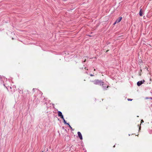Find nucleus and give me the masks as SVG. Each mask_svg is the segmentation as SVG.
<instances>
[{
    "label": "nucleus",
    "instance_id": "1",
    "mask_svg": "<svg viewBox=\"0 0 152 152\" xmlns=\"http://www.w3.org/2000/svg\"><path fill=\"white\" fill-rule=\"evenodd\" d=\"M95 85H98L101 86L102 83H103V81L101 80H99L98 79L95 80L94 81H91Z\"/></svg>",
    "mask_w": 152,
    "mask_h": 152
},
{
    "label": "nucleus",
    "instance_id": "2",
    "mask_svg": "<svg viewBox=\"0 0 152 152\" xmlns=\"http://www.w3.org/2000/svg\"><path fill=\"white\" fill-rule=\"evenodd\" d=\"M102 84H102L101 85L102 86V88L104 90H107V88L109 87V86L108 85H106L105 84H104V83H102Z\"/></svg>",
    "mask_w": 152,
    "mask_h": 152
},
{
    "label": "nucleus",
    "instance_id": "3",
    "mask_svg": "<svg viewBox=\"0 0 152 152\" xmlns=\"http://www.w3.org/2000/svg\"><path fill=\"white\" fill-rule=\"evenodd\" d=\"M145 81L144 80H142L141 81L138 82L137 83V85L138 86H140L144 82H145Z\"/></svg>",
    "mask_w": 152,
    "mask_h": 152
},
{
    "label": "nucleus",
    "instance_id": "4",
    "mask_svg": "<svg viewBox=\"0 0 152 152\" xmlns=\"http://www.w3.org/2000/svg\"><path fill=\"white\" fill-rule=\"evenodd\" d=\"M58 116L60 117L61 118H63V116L62 114V113L60 111H58Z\"/></svg>",
    "mask_w": 152,
    "mask_h": 152
},
{
    "label": "nucleus",
    "instance_id": "5",
    "mask_svg": "<svg viewBox=\"0 0 152 152\" xmlns=\"http://www.w3.org/2000/svg\"><path fill=\"white\" fill-rule=\"evenodd\" d=\"M77 134L78 137L80 139V140H82L83 139L81 133L80 132H77Z\"/></svg>",
    "mask_w": 152,
    "mask_h": 152
},
{
    "label": "nucleus",
    "instance_id": "6",
    "mask_svg": "<svg viewBox=\"0 0 152 152\" xmlns=\"http://www.w3.org/2000/svg\"><path fill=\"white\" fill-rule=\"evenodd\" d=\"M122 18L121 17H119L116 21L117 23L119 22L121 20Z\"/></svg>",
    "mask_w": 152,
    "mask_h": 152
},
{
    "label": "nucleus",
    "instance_id": "7",
    "mask_svg": "<svg viewBox=\"0 0 152 152\" xmlns=\"http://www.w3.org/2000/svg\"><path fill=\"white\" fill-rule=\"evenodd\" d=\"M143 12L141 9H140L139 12V15L140 16H142Z\"/></svg>",
    "mask_w": 152,
    "mask_h": 152
},
{
    "label": "nucleus",
    "instance_id": "8",
    "mask_svg": "<svg viewBox=\"0 0 152 152\" xmlns=\"http://www.w3.org/2000/svg\"><path fill=\"white\" fill-rule=\"evenodd\" d=\"M63 120L64 121V124H65L66 123V121H65V120L64 119V118L63 117V118H62Z\"/></svg>",
    "mask_w": 152,
    "mask_h": 152
},
{
    "label": "nucleus",
    "instance_id": "9",
    "mask_svg": "<svg viewBox=\"0 0 152 152\" xmlns=\"http://www.w3.org/2000/svg\"><path fill=\"white\" fill-rule=\"evenodd\" d=\"M152 99V97H150V98H148V97H146V98H145V99Z\"/></svg>",
    "mask_w": 152,
    "mask_h": 152
},
{
    "label": "nucleus",
    "instance_id": "10",
    "mask_svg": "<svg viewBox=\"0 0 152 152\" xmlns=\"http://www.w3.org/2000/svg\"><path fill=\"white\" fill-rule=\"evenodd\" d=\"M127 100H128V101H132V99L128 98V99H127Z\"/></svg>",
    "mask_w": 152,
    "mask_h": 152
},
{
    "label": "nucleus",
    "instance_id": "11",
    "mask_svg": "<svg viewBox=\"0 0 152 152\" xmlns=\"http://www.w3.org/2000/svg\"><path fill=\"white\" fill-rule=\"evenodd\" d=\"M35 90H37V89H36V88H33V92H34V91H35Z\"/></svg>",
    "mask_w": 152,
    "mask_h": 152
},
{
    "label": "nucleus",
    "instance_id": "12",
    "mask_svg": "<svg viewBox=\"0 0 152 152\" xmlns=\"http://www.w3.org/2000/svg\"><path fill=\"white\" fill-rule=\"evenodd\" d=\"M144 122V121L143 120H142L141 121V123H142Z\"/></svg>",
    "mask_w": 152,
    "mask_h": 152
},
{
    "label": "nucleus",
    "instance_id": "13",
    "mask_svg": "<svg viewBox=\"0 0 152 152\" xmlns=\"http://www.w3.org/2000/svg\"><path fill=\"white\" fill-rule=\"evenodd\" d=\"M69 127L70 128V129H72V128L71 127V126H70V125L69 126Z\"/></svg>",
    "mask_w": 152,
    "mask_h": 152
},
{
    "label": "nucleus",
    "instance_id": "14",
    "mask_svg": "<svg viewBox=\"0 0 152 152\" xmlns=\"http://www.w3.org/2000/svg\"><path fill=\"white\" fill-rule=\"evenodd\" d=\"M65 124H66L67 125H68L69 126L70 125L69 123H66Z\"/></svg>",
    "mask_w": 152,
    "mask_h": 152
},
{
    "label": "nucleus",
    "instance_id": "15",
    "mask_svg": "<svg viewBox=\"0 0 152 152\" xmlns=\"http://www.w3.org/2000/svg\"><path fill=\"white\" fill-rule=\"evenodd\" d=\"M90 75L91 76H94V75H93V74H90Z\"/></svg>",
    "mask_w": 152,
    "mask_h": 152
},
{
    "label": "nucleus",
    "instance_id": "16",
    "mask_svg": "<svg viewBox=\"0 0 152 152\" xmlns=\"http://www.w3.org/2000/svg\"><path fill=\"white\" fill-rule=\"evenodd\" d=\"M117 23V22H116V21H115V22L113 24V25H115Z\"/></svg>",
    "mask_w": 152,
    "mask_h": 152
},
{
    "label": "nucleus",
    "instance_id": "17",
    "mask_svg": "<svg viewBox=\"0 0 152 152\" xmlns=\"http://www.w3.org/2000/svg\"><path fill=\"white\" fill-rule=\"evenodd\" d=\"M86 61V59H85V60H84V61H83L84 62H85Z\"/></svg>",
    "mask_w": 152,
    "mask_h": 152
},
{
    "label": "nucleus",
    "instance_id": "18",
    "mask_svg": "<svg viewBox=\"0 0 152 152\" xmlns=\"http://www.w3.org/2000/svg\"><path fill=\"white\" fill-rule=\"evenodd\" d=\"M113 147H115V145L113 146Z\"/></svg>",
    "mask_w": 152,
    "mask_h": 152
},
{
    "label": "nucleus",
    "instance_id": "19",
    "mask_svg": "<svg viewBox=\"0 0 152 152\" xmlns=\"http://www.w3.org/2000/svg\"><path fill=\"white\" fill-rule=\"evenodd\" d=\"M139 129H140V128H139Z\"/></svg>",
    "mask_w": 152,
    "mask_h": 152
},
{
    "label": "nucleus",
    "instance_id": "20",
    "mask_svg": "<svg viewBox=\"0 0 152 152\" xmlns=\"http://www.w3.org/2000/svg\"><path fill=\"white\" fill-rule=\"evenodd\" d=\"M94 71H95V69H94Z\"/></svg>",
    "mask_w": 152,
    "mask_h": 152
},
{
    "label": "nucleus",
    "instance_id": "21",
    "mask_svg": "<svg viewBox=\"0 0 152 152\" xmlns=\"http://www.w3.org/2000/svg\"><path fill=\"white\" fill-rule=\"evenodd\" d=\"M86 67L85 68V69H86Z\"/></svg>",
    "mask_w": 152,
    "mask_h": 152
},
{
    "label": "nucleus",
    "instance_id": "22",
    "mask_svg": "<svg viewBox=\"0 0 152 152\" xmlns=\"http://www.w3.org/2000/svg\"><path fill=\"white\" fill-rule=\"evenodd\" d=\"M12 39H13V38H12Z\"/></svg>",
    "mask_w": 152,
    "mask_h": 152
},
{
    "label": "nucleus",
    "instance_id": "23",
    "mask_svg": "<svg viewBox=\"0 0 152 152\" xmlns=\"http://www.w3.org/2000/svg\"><path fill=\"white\" fill-rule=\"evenodd\" d=\"M42 152H43V151H42Z\"/></svg>",
    "mask_w": 152,
    "mask_h": 152
}]
</instances>
